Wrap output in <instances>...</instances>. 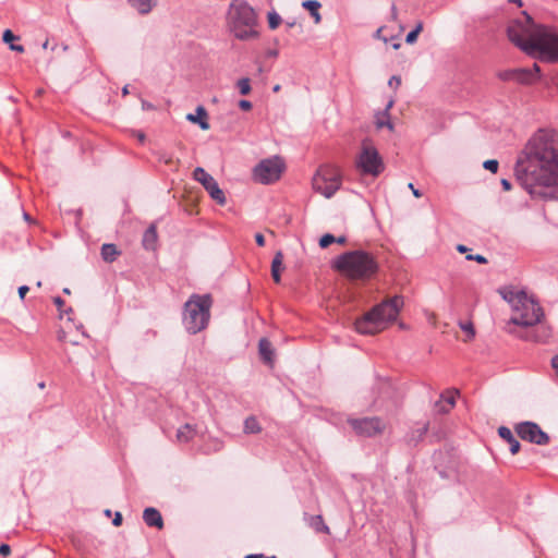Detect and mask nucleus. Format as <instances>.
<instances>
[{
	"mask_svg": "<svg viewBox=\"0 0 558 558\" xmlns=\"http://www.w3.org/2000/svg\"><path fill=\"white\" fill-rule=\"evenodd\" d=\"M10 50L23 53L25 51L24 47L22 45H10Z\"/></svg>",
	"mask_w": 558,
	"mask_h": 558,
	"instance_id": "nucleus-47",
	"label": "nucleus"
},
{
	"mask_svg": "<svg viewBox=\"0 0 558 558\" xmlns=\"http://www.w3.org/2000/svg\"><path fill=\"white\" fill-rule=\"evenodd\" d=\"M400 84H401V77L397 76V75L391 76L388 82V85L393 88H398L400 86Z\"/></svg>",
	"mask_w": 558,
	"mask_h": 558,
	"instance_id": "nucleus-41",
	"label": "nucleus"
},
{
	"mask_svg": "<svg viewBox=\"0 0 558 558\" xmlns=\"http://www.w3.org/2000/svg\"><path fill=\"white\" fill-rule=\"evenodd\" d=\"M393 105H395V99H393V98H390V99L388 100V102L386 104V106H385L384 110H387V113H390V110H391V108L393 107Z\"/></svg>",
	"mask_w": 558,
	"mask_h": 558,
	"instance_id": "nucleus-53",
	"label": "nucleus"
},
{
	"mask_svg": "<svg viewBox=\"0 0 558 558\" xmlns=\"http://www.w3.org/2000/svg\"><path fill=\"white\" fill-rule=\"evenodd\" d=\"M403 304L400 295L383 301L355 322V330L361 335H376L385 330L397 319Z\"/></svg>",
	"mask_w": 558,
	"mask_h": 558,
	"instance_id": "nucleus-4",
	"label": "nucleus"
},
{
	"mask_svg": "<svg viewBox=\"0 0 558 558\" xmlns=\"http://www.w3.org/2000/svg\"><path fill=\"white\" fill-rule=\"evenodd\" d=\"M539 24H535L527 15L520 20L511 21L507 27L509 40L525 52V48L534 40V35L539 28Z\"/></svg>",
	"mask_w": 558,
	"mask_h": 558,
	"instance_id": "nucleus-8",
	"label": "nucleus"
},
{
	"mask_svg": "<svg viewBox=\"0 0 558 558\" xmlns=\"http://www.w3.org/2000/svg\"><path fill=\"white\" fill-rule=\"evenodd\" d=\"M336 243L338 244H345L347 243V238L344 235H341L339 238H336Z\"/></svg>",
	"mask_w": 558,
	"mask_h": 558,
	"instance_id": "nucleus-56",
	"label": "nucleus"
},
{
	"mask_svg": "<svg viewBox=\"0 0 558 558\" xmlns=\"http://www.w3.org/2000/svg\"><path fill=\"white\" fill-rule=\"evenodd\" d=\"M308 523L316 532L328 533V526L325 524L320 515H311Z\"/></svg>",
	"mask_w": 558,
	"mask_h": 558,
	"instance_id": "nucleus-31",
	"label": "nucleus"
},
{
	"mask_svg": "<svg viewBox=\"0 0 558 558\" xmlns=\"http://www.w3.org/2000/svg\"><path fill=\"white\" fill-rule=\"evenodd\" d=\"M423 29V23L422 22H418L415 26V28L413 29V32H415L416 35H418Z\"/></svg>",
	"mask_w": 558,
	"mask_h": 558,
	"instance_id": "nucleus-54",
	"label": "nucleus"
},
{
	"mask_svg": "<svg viewBox=\"0 0 558 558\" xmlns=\"http://www.w3.org/2000/svg\"><path fill=\"white\" fill-rule=\"evenodd\" d=\"M312 185L314 191L325 197H330L340 186L338 170L333 167H320L313 177Z\"/></svg>",
	"mask_w": 558,
	"mask_h": 558,
	"instance_id": "nucleus-11",
	"label": "nucleus"
},
{
	"mask_svg": "<svg viewBox=\"0 0 558 558\" xmlns=\"http://www.w3.org/2000/svg\"><path fill=\"white\" fill-rule=\"evenodd\" d=\"M236 85L241 95H248L252 90L251 82L247 77L240 78Z\"/></svg>",
	"mask_w": 558,
	"mask_h": 558,
	"instance_id": "nucleus-33",
	"label": "nucleus"
},
{
	"mask_svg": "<svg viewBox=\"0 0 558 558\" xmlns=\"http://www.w3.org/2000/svg\"><path fill=\"white\" fill-rule=\"evenodd\" d=\"M143 519L148 526H154L159 530L163 527L162 517L155 508H146L143 512Z\"/></svg>",
	"mask_w": 558,
	"mask_h": 558,
	"instance_id": "nucleus-17",
	"label": "nucleus"
},
{
	"mask_svg": "<svg viewBox=\"0 0 558 558\" xmlns=\"http://www.w3.org/2000/svg\"><path fill=\"white\" fill-rule=\"evenodd\" d=\"M511 3H515L519 7H522V0H508Z\"/></svg>",
	"mask_w": 558,
	"mask_h": 558,
	"instance_id": "nucleus-60",
	"label": "nucleus"
},
{
	"mask_svg": "<svg viewBox=\"0 0 558 558\" xmlns=\"http://www.w3.org/2000/svg\"><path fill=\"white\" fill-rule=\"evenodd\" d=\"M262 432V427L256 417L250 416L244 422L245 434H258Z\"/></svg>",
	"mask_w": 558,
	"mask_h": 558,
	"instance_id": "nucleus-30",
	"label": "nucleus"
},
{
	"mask_svg": "<svg viewBox=\"0 0 558 558\" xmlns=\"http://www.w3.org/2000/svg\"><path fill=\"white\" fill-rule=\"evenodd\" d=\"M283 258V253L278 251L271 262V277L276 283L280 282L281 272L284 270Z\"/></svg>",
	"mask_w": 558,
	"mask_h": 558,
	"instance_id": "nucleus-22",
	"label": "nucleus"
},
{
	"mask_svg": "<svg viewBox=\"0 0 558 558\" xmlns=\"http://www.w3.org/2000/svg\"><path fill=\"white\" fill-rule=\"evenodd\" d=\"M259 354L263 357V360L271 364L272 363V349L271 343L267 339H260L259 340Z\"/></svg>",
	"mask_w": 558,
	"mask_h": 558,
	"instance_id": "nucleus-27",
	"label": "nucleus"
},
{
	"mask_svg": "<svg viewBox=\"0 0 558 558\" xmlns=\"http://www.w3.org/2000/svg\"><path fill=\"white\" fill-rule=\"evenodd\" d=\"M239 107L244 111H248L252 109V104L248 100H240Z\"/></svg>",
	"mask_w": 558,
	"mask_h": 558,
	"instance_id": "nucleus-43",
	"label": "nucleus"
},
{
	"mask_svg": "<svg viewBox=\"0 0 558 558\" xmlns=\"http://www.w3.org/2000/svg\"><path fill=\"white\" fill-rule=\"evenodd\" d=\"M302 7L306 9L314 19L315 24L320 23L322 16L319 13L320 3L316 0H306L302 3Z\"/></svg>",
	"mask_w": 558,
	"mask_h": 558,
	"instance_id": "nucleus-26",
	"label": "nucleus"
},
{
	"mask_svg": "<svg viewBox=\"0 0 558 558\" xmlns=\"http://www.w3.org/2000/svg\"><path fill=\"white\" fill-rule=\"evenodd\" d=\"M504 299L512 310L507 324L509 332H513L510 326L515 325L527 329L525 333L519 335L524 340L547 342L551 338V328L543 322L544 311L532 295L522 290H514L504 294Z\"/></svg>",
	"mask_w": 558,
	"mask_h": 558,
	"instance_id": "nucleus-2",
	"label": "nucleus"
},
{
	"mask_svg": "<svg viewBox=\"0 0 558 558\" xmlns=\"http://www.w3.org/2000/svg\"><path fill=\"white\" fill-rule=\"evenodd\" d=\"M351 427L363 437H374L385 432L387 424L379 417L351 420Z\"/></svg>",
	"mask_w": 558,
	"mask_h": 558,
	"instance_id": "nucleus-14",
	"label": "nucleus"
},
{
	"mask_svg": "<svg viewBox=\"0 0 558 558\" xmlns=\"http://www.w3.org/2000/svg\"><path fill=\"white\" fill-rule=\"evenodd\" d=\"M193 179L203 185L218 205L223 206L227 203L223 191L219 187L215 178L204 168L197 167L193 172Z\"/></svg>",
	"mask_w": 558,
	"mask_h": 558,
	"instance_id": "nucleus-13",
	"label": "nucleus"
},
{
	"mask_svg": "<svg viewBox=\"0 0 558 558\" xmlns=\"http://www.w3.org/2000/svg\"><path fill=\"white\" fill-rule=\"evenodd\" d=\"M500 183H501V186H502V189L505 191H510L511 190V183H510L509 180L502 179Z\"/></svg>",
	"mask_w": 558,
	"mask_h": 558,
	"instance_id": "nucleus-51",
	"label": "nucleus"
},
{
	"mask_svg": "<svg viewBox=\"0 0 558 558\" xmlns=\"http://www.w3.org/2000/svg\"><path fill=\"white\" fill-rule=\"evenodd\" d=\"M133 8H135L141 14H147L151 11L156 4V0H129Z\"/></svg>",
	"mask_w": 558,
	"mask_h": 558,
	"instance_id": "nucleus-28",
	"label": "nucleus"
},
{
	"mask_svg": "<svg viewBox=\"0 0 558 558\" xmlns=\"http://www.w3.org/2000/svg\"><path fill=\"white\" fill-rule=\"evenodd\" d=\"M514 432L522 440L532 444L543 446L549 442V436L544 430H542L538 424L531 421L515 424Z\"/></svg>",
	"mask_w": 558,
	"mask_h": 558,
	"instance_id": "nucleus-12",
	"label": "nucleus"
},
{
	"mask_svg": "<svg viewBox=\"0 0 558 558\" xmlns=\"http://www.w3.org/2000/svg\"><path fill=\"white\" fill-rule=\"evenodd\" d=\"M541 78V68L534 63L532 68H518L515 69V83L533 84Z\"/></svg>",
	"mask_w": 558,
	"mask_h": 558,
	"instance_id": "nucleus-15",
	"label": "nucleus"
},
{
	"mask_svg": "<svg viewBox=\"0 0 558 558\" xmlns=\"http://www.w3.org/2000/svg\"><path fill=\"white\" fill-rule=\"evenodd\" d=\"M498 76L502 81L515 82V69L502 71Z\"/></svg>",
	"mask_w": 558,
	"mask_h": 558,
	"instance_id": "nucleus-37",
	"label": "nucleus"
},
{
	"mask_svg": "<svg viewBox=\"0 0 558 558\" xmlns=\"http://www.w3.org/2000/svg\"><path fill=\"white\" fill-rule=\"evenodd\" d=\"M378 268V263L371 253L363 250L351 251V280H371Z\"/></svg>",
	"mask_w": 558,
	"mask_h": 558,
	"instance_id": "nucleus-9",
	"label": "nucleus"
},
{
	"mask_svg": "<svg viewBox=\"0 0 558 558\" xmlns=\"http://www.w3.org/2000/svg\"><path fill=\"white\" fill-rule=\"evenodd\" d=\"M456 395H457V391H446L445 393H442L440 396L441 400L446 401V403L448 404L447 407L445 405H439V403H437L436 405L439 407V412H442V413H447L450 411L451 408L454 407L456 404Z\"/></svg>",
	"mask_w": 558,
	"mask_h": 558,
	"instance_id": "nucleus-29",
	"label": "nucleus"
},
{
	"mask_svg": "<svg viewBox=\"0 0 558 558\" xmlns=\"http://www.w3.org/2000/svg\"><path fill=\"white\" fill-rule=\"evenodd\" d=\"M29 288L27 286H21L19 288V295L20 298L23 300L26 295V293L28 292Z\"/></svg>",
	"mask_w": 558,
	"mask_h": 558,
	"instance_id": "nucleus-46",
	"label": "nucleus"
},
{
	"mask_svg": "<svg viewBox=\"0 0 558 558\" xmlns=\"http://www.w3.org/2000/svg\"><path fill=\"white\" fill-rule=\"evenodd\" d=\"M331 268L343 278H349V252H344L331 262Z\"/></svg>",
	"mask_w": 558,
	"mask_h": 558,
	"instance_id": "nucleus-18",
	"label": "nucleus"
},
{
	"mask_svg": "<svg viewBox=\"0 0 558 558\" xmlns=\"http://www.w3.org/2000/svg\"><path fill=\"white\" fill-rule=\"evenodd\" d=\"M466 259L468 260H475L478 264H486L487 263L486 257L483 256V255H480V254H476V255L470 254V255L466 256Z\"/></svg>",
	"mask_w": 558,
	"mask_h": 558,
	"instance_id": "nucleus-40",
	"label": "nucleus"
},
{
	"mask_svg": "<svg viewBox=\"0 0 558 558\" xmlns=\"http://www.w3.org/2000/svg\"><path fill=\"white\" fill-rule=\"evenodd\" d=\"M354 163L356 171L364 177L377 178L385 171L384 159L368 137L362 140Z\"/></svg>",
	"mask_w": 558,
	"mask_h": 558,
	"instance_id": "nucleus-7",
	"label": "nucleus"
},
{
	"mask_svg": "<svg viewBox=\"0 0 558 558\" xmlns=\"http://www.w3.org/2000/svg\"><path fill=\"white\" fill-rule=\"evenodd\" d=\"M197 434V428L195 425L184 424L178 428L175 438L180 444H185L191 441Z\"/></svg>",
	"mask_w": 558,
	"mask_h": 558,
	"instance_id": "nucleus-21",
	"label": "nucleus"
},
{
	"mask_svg": "<svg viewBox=\"0 0 558 558\" xmlns=\"http://www.w3.org/2000/svg\"><path fill=\"white\" fill-rule=\"evenodd\" d=\"M211 305L210 294H192L185 302L182 322L190 333H197L208 326Z\"/></svg>",
	"mask_w": 558,
	"mask_h": 558,
	"instance_id": "nucleus-5",
	"label": "nucleus"
},
{
	"mask_svg": "<svg viewBox=\"0 0 558 558\" xmlns=\"http://www.w3.org/2000/svg\"><path fill=\"white\" fill-rule=\"evenodd\" d=\"M416 38H417V35L415 34V32L411 31L407 35L405 41H407V44H414L416 41Z\"/></svg>",
	"mask_w": 558,
	"mask_h": 558,
	"instance_id": "nucleus-44",
	"label": "nucleus"
},
{
	"mask_svg": "<svg viewBox=\"0 0 558 558\" xmlns=\"http://www.w3.org/2000/svg\"><path fill=\"white\" fill-rule=\"evenodd\" d=\"M20 37L14 35L13 32L11 29H5L2 34V40L4 44L7 45H14L13 41L14 40H19Z\"/></svg>",
	"mask_w": 558,
	"mask_h": 558,
	"instance_id": "nucleus-36",
	"label": "nucleus"
},
{
	"mask_svg": "<svg viewBox=\"0 0 558 558\" xmlns=\"http://www.w3.org/2000/svg\"><path fill=\"white\" fill-rule=\"evenodd\" d=\"M374 118L377 130L387 128L390 132L393 131V123L391 122L390 113H387V110L376 112Z\"/></svg>",
	"mask_w": 558,
	"mask_h": 558,
	"instance_id": "nucleus-24",
	"label": "nucleus"
},
{
	"mask_svg": "<svg viewBox=\"0 0 558 558\" xmlns=\"http://www.w3.org/2000/svg\"><path fill=\"white\" fill-rule=\"evenodd\" d=\"M72 327L73 325L71 323H66L58 332V340L72 345H78L81 344V340L85 338V335L82 332L78 337H71Z\"/></svg>",
	"mask_w": 558,
	"mask_h": 558,
	"instance_id": "nucleus-19",
	"label": "nucleus"
},
{
	"mask_svg": "<svg viewBox=\"0 0 558 558\" xmlns=\"http://www.w3.org/2000/svg\"><path fill=\"white\" fill-rule=\"evenodd\" d=\"M160 160H162L165 163L170 165L172 163V158L170 156H161Z\"/></svg>",
	"mask_w": 558,
	"mask_h": 558,
	"instance_id": "nucleus-55",
	"label": "nucleus"
},
{
	"mask_svg": "<svg viewBox=\"0 0 558 558\" xmlns=\"http://www.w3.org/2000/svg\"><path fill=\"white\" fill-rule=\"evenodd\" d=\"M53 303L56 304V306L58 307V310H61L62 306L64 305V301L60 298V296H56L53 299Z\"/></svg>",
	"mask_w": 558,
	"mask_h": 558,
	"instance_id": "nucleus-50",
	"label": "nucleus"
},
{
	"mask_svg": "<svg viewBox=\"0 0 558 558\" xmlns=\"http://www.w3.org/2000/svg\"><path fill=\"white\" fill-rule=\"evenodd\" d=\"M460 328L468 335V339H472L475 336V330L471 322L459 323Z\"/></svg>",
	"mask_w": 558,
	"mask_h": 558,
	"instance_id": "nucleus-35",
	"label": "nucleus"
},
{
	"mask_svg": "<svg viewBox=\"0 0 558 558\" xmlns=\"http://www.w3.org/2000/svg\"><path fill=\"white\" fill-rule=\"evenodd\" d=\"M295 21H291V22H287L286 25L290 28L294 27L295 26Z\"/></svg>",
	"mask_w": 558,
	"mask_h": 558,
	"instance_id": "nucleus-61",
	"label": "nucleus"
},
{
	"mask_svg": "<svg viewBox=\"0 0 558 558\" xmlns=\"http://www.w3.org/2000/svg\"><path fill=\"white\" fill-rule=\"evenodd\" d=\"M11 554V548L8 544H1L0 545V555L1 556H9Z\"/></svg>",
	"mask_w": 558,
	"mask_h": 558,
	"instance_id": "nucleus-42",
	"label": "nucleus"
},
{
	"mask_svg": "<svg viewBox=\"0 0 558 558\" xmlns=\"http://www.w3.org/2000/svg\"><path fill=\"white\" fill-rule=\"evenodd\" d=\"M498 435L509 445V450L512 454H517L519 452L521 445L519 440L514 437L510 428L506 426H500L498 428Z\"/></svg>",
	"mask_w": 558,
	"mask_h": 558,
	"instance_id": "nucleus-16",
	"label": "nucleus"
},
{
	"mask_svg": "<svg viewBox=\"0 0 558 558\" xmlns=\"http://www.w3.org/2000/svg\"><path fill=\"white\" fill-rule=\"evenodd\" d=\"M133 135L141 142V143H144L145 142V134L141 131H134L133 132Z\"/></svg>",
	"mask_w": 558,
	"mask_h": 558,
	"instance_id": "nucleus-49",
	"label": "nucleus"
},
{
	"mask_svg": "<svg viewBox=\"0 0 558 558\" xmlns=\"http://www.w3.org/2000/svg\"><path fill=\"white\" fill-rule=\"evenodd\" d=\"M113 525L119 526L122 523V514L120 512H116L114 519L112 521Z\"/></svg>",
	"mask_w": 558,
	"mask_h": 558,
	"instance_id": "nucleus-48",
	"label": "nucleus"
},
{
	"mask_svg": "<svg viewBox=\"0 0 558 558\" xmlns=\"http://www.w3.org/2000/svg\"><path fill=\"white\" fill-rule=\"evenodd\" d=\"M457 250H458V252H460V253H465V252L468 251V247H466L465 245H463V244H459V245L457 246Z\"/></svg>",
	"mask_w": 558,
	"mask_h": 558,
	"instance_id": "nucleus-57",
	"label": "nucleus"
},
{
	"mask_svg": "<svg viewBox=\"0 0 558 558\" xmlns=\"http://www.w3.org/2000/svg\"><path fill=\"white\" fill-rule=\"evenodd\" d=\"M267 21L270 29H276L282 22L281 16L276 11L268 12Z\"/></svg>",
	"mask_w": 558,
	"mask_h": 558,
	"instance_id": "nucleus-32",
	"label": "nucleus"
},
{
	"mask_svg": "<svg viewBox=\"0 0 558 558\" xmlns=\"http://www.w3.org/2000/svg\"><path fill=\"white\" fill-rule=\"evenodd\" d=\"M245 558H265V557L262 554H252V555L245 556Z\"/></svg>",
	"mask_w": 558,
	"mask_h": 558,
	"instance_id": "nucleus-59",
	"label": "nucleus"
},
{
	"mask_svg": "<svg viewBox=\"0 0 558 558\" xmlns=\"http://www.w3.org/2000/svg\"><path fill=\"white\" fill-rule=\"evenodd\" d=\"M48 45H49V40L47 39V40L43 44V48H44V49H47V48H48Z\"/></svg>",
	"mask_w": 558,
	"mask_h": 558,
	"instance_id": "nucleus-63",
	"label": "nucleus"
},
{
	"mask_svg": "<svg viewBox=\"0 0 558 558\" xmlns=\"http://www.w3.org/2000/svg\"><path fill=\"white\" fill-rule=\"evenodd\" d=\"M255 241L257 243L258 246H264L265 245V238L262 233H256L255 234Z\"/></svg>",
	"mask_w": 558,
	"mask_h": 558,
	"instance_id": "nucleus-45",
	"label": "nucleus"
},
{
	"mask_svg": "<svg viewBox=\"0 0 558 558\" xmlns=\"http://www.w3.org/2000/svg\"><path fill=\"white\" fill-rule=\"evenodd\" d=\"M483 167L486 170L496 173L498 171L499 162L496 159H489L484 161Z\"/></svg>",
	"mask_w": 558,
	"mask_h": 558,
	"instance_id": "nucleus-39",
	"label": "nucleus"
},
{
	"mask_svg": "<svg viewBox=\"0 0 558 558\" xmlns=\"http://www.w3.org/2000/svg\"><path fill=\"white\" fill-rule=\"evenodd\" d=\"M335 241H336V238H335L332 234L327 233V234H325V235H323V236L320 238V240H319V246H320L322 248H326V247H328L331 243H335Z\"/></svg>",
	"mask_w": 558,
	"mask_h": 558,
	"instance_id": "nucleus-38",
	"label": "nucleus"
},
{
	"mask_svg": "<svg viewBox=\"0 0 558 558\" xmlns=\"http://www.w3.org/2000/svg\"><path fill=\"white\" fill-rule=\"evenodd\" d=\"M186 119L192 122V123H196L199 125V128L204 131L208 130L210 126H209V123H208V114L205 110L204 107L202 106H198L196 108V113L193 114V113H189L186 116Z\"/></svg>",
	"mask_w": 558,
	"mask_h": 558,
	"instance_id": "nucleus-20",
	"label": "nucleus"
},
{
	"mask_svg": "<svg viewBox=\"0 0 558 558\" xmlns=\"http://www.w3.org/2000/svg\"><path fill=\"white\" fill-rule=\"evenodd\" d=\"M286 170L284 160L274 156L260 160L253 169V178L262 184H270L278 181Z\"/></svg>",
	"mask_w": 558,
	"mask_h": 558,
	"instance_id": "nucleus-10",
	"label": "nucleus"
},
{
	"mask_svg": "<svg viewBox=\"0 0 558 558\" xmlns=\"http://www.w3.org/2000/svg\"><path fill=\"white\" fill-rule=\"evenodd\" d=\"M523 154L514 167L517 180L531 196L551 198L554 195L544 189L558 186V132L537 131Z\"/></svg>",
	"mask_w": 558,
	"mask_h": 558,
	"instance_id": "nucleus-1",
	"label": "nucleus"
},
{
	"mask_svg": "<svg viewBox=\"0 0 558 558\" xmlns=\"http://www.w3.org/2000/svg\"><path fill=\"white\" fill-rule=\"evenodd\" d=\"M122 94H123V96H125V95H128V94H129V88H128V86H124V87L122 88Z\"/></svg>",
	"mask_w": 558,
	"mask_h": 558,
	"instance_id": "nucleus-62",
	"label": "nucleus"
},
{
	"mask_svg": "<svg viewBox=\"0 0 558 558\" xmlns=\"http://www.w3.org/2000/svg\"><path fill=\"white\" fill-rule=\"evenodd\" d=\"M397 7L395 4L391 5V15H392V19H397Z\"/></svg>",
	"mask_w": 558,
	"mask_h": 558,
	"instance_id": "nucleus-58",
	"label": "nucleus"
},
{
	"mask_svg": "<svg viewBox=\"0 0 558 558\" xmlns=\"http://www.w3.org/2000/svg\"><path fill=\"white\" fill-rule=\"evenodd\" d=\"M376 36H377L379 39H381L384 43H386V44L389 41V38H388L387 36H385V35H384V28H383V27H381V28H379V29H377V32H376ZM390 40L392 41V48H393V49H396V50H397V49H399V48H400V43L398 41L397 37L391 36V37H390Z\"/></svg>",
	"mask_w": 558,
	"mask_h": 558,
	"instance_id": "nucleus-34",
	"label": "nucleus"
},
{
	"mask_svg": "<svg viewBox=\"0 0 558 558\" xmlns=\"http://www.w3.org/2000/svg\"><path fill=\"white\" fill-rule=\"evenodd\" d=\"M227 28L234 38L250 41L259 38L255 10L244 0H233L226 14Z\"/></svg>",
	"mask_w": 558,
	"mask_h": 558,
	"instance_id": "nucleus-3",
	"label": "nucleus"
},
{
	"mask_svg": "<svg viewBox=\"0 0 558 558\" xmlns=\"http://www.w3.org/2000/svg\"><path fill=\"white\" fill-rule=\"evenodd\" d=\"M63 292L66 293V294H70V290L68 288L63 289Z\"/></svg>",
	"mask_w": 558,
	"mask_h": 558,
	"instance_id": "nucleus-64",
	"label": "nucleus"
},
{
	"mask_svg": "<svg viewBox=\"0 0 558 558\" xmlns=\"http://www.w3.org/2000/svg\"><path fill=\"white\" fill-rule=\"evenodd\" d=\"M120 255V251L114 244H104L101 246V257L107 263H112Z\"/></svg>",
	"mask_w": 558,
	"mask_h": 558,
	"instance_id": "nucleus-25",
	"label": "nucleus"
},
{
	"mask_svg": "<svg viewBox=\"0 0 558 558\" xmlns=\"http://www.w3.org/2000/svg\"><path fill=\"white\" fill-rule=\"evenodd\" d=\"M409 189L412 191V193L415 197L418 198L422 196V193L417 189L414 187L413 183H409Z\"/></svg>",
	"mask_w": 558,
	"mask_h": 558,
	"instance_id": "nucleus-52",
	"label": "nucleus"
},
{
	"mask_svg": "<svg viewBox=\"0 0 558 558\" xmlns=\"http://www.w3.org/2000/svg\"><path fill=\"white\" fill-rule=\"evenodd\" d=\"M157 241V228L155 225H150L143 235V245L146 250H155Z\"/></svg>",
	"mask_w": 558,
	"mask_h": 558,
	"instance_id": "nucleus-23",
	"label": "nucleus"
},
{
	"mask_svg": "<svg viewBox=\"0 0 558 558\" xmlns=\"http://www.w3.org/2000/svg\"><path fill=\"white\" fill-rule=\"evenodd\" d=\"M525 53L542 62H558V33L551 27L541 25L534 40L525 48Z\"/></svg>",
	"mask_w": 558,
	"mask_h": 558,
	"instance_id": "nucleus-6",
	"label": "nucleus"
}]
</instances>
